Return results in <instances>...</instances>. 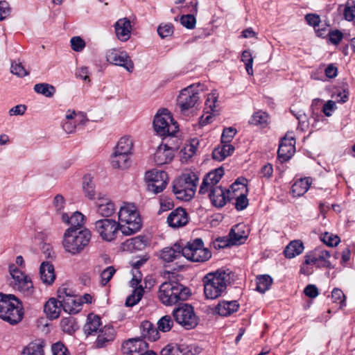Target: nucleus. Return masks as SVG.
<instances>
[{
    "label": "nucleus",
    "mask_w": 355,
    "mask_h": 355,
    "mask_svg": "<svg viewBox=\"0 0 355 355\" xmlns=\"http://www.w3.org/2000/svg\"><path fill=\"white\" fill-rule=\"evenodd\" d=\"M206 299L215 300L226 293L230 275L223 270L209 272L202 279Z\"/></svg>",
    "instance_id": "obj_1"
},
{
    "label": "nucleus",
    "mask_w": 355,
    "mask_h": 355,
    "mask_svg": "<svg viewBox=\"0 0 355 355\" xmlns=\"http://www.w3.org/2000/svg\"><path fill=\"white\" fill-rule=\"evenodd\" d=\"M191 295V289L177 281L162 283L157 293L159 301L165 306H173L179 302L186 301Z\"/></svg>",
    "instance_id": "obj_2"
},
{
    "label": "nucleus",
    "mask_w": 355,
    "mask_h": 355,
    "mask_svg": "<svg viewBox=\"0 0 355 355\" xmlns=\"http://www.w3.org/2000/svg\"><path fill=\"white\" fill-rule=\"evenodd\" d=\"M24 313L21 302L14 295L0 293V318L15 325L22 320Z\"/></svg>",
    "instance_id": "obj_3"
},
{
    "label": "nucleus",
    "mask_w": 355,
    "mask_h": 355,
    "mask_svg": "<svg viewBox=\"0 0 355 355\" xmlns=\"http://www.w3.org/2000/svg\"><path fill=\"white\" fill-rule=\"evenodd\" d=\"M119 222L123 234H133L142 227V221L137 207L133 205H125L119 211Z\"/></svg>",
    "instance_id": "obj_4"
},
{
    "label": "nucleus",
    "mask_w": 355,
    "mask_h": 355,
    "mask_svg": "<svg viewBox=\"0 0 355 355\" xmlns=\"http://www.w3.org/2000/svg\"><path fill=\"white\" fill-rule=\"evenodd\" d=\"M91 237V232L87 228L77 232L72 231V228H68L64 234L62 244L66 251L76 254L88 245Z\"/></svg>",
    "instance_id": "obj_5"
},
{
    "label": "nucleus",
    "mask_w": 355,
    "mask_h": 355,
    "mask_svg": "<svg viewBox=\"0 0 355 355\" xmlns=\"http://www.w3.org/2000/svg\"><path fill=\"white\" fill-rule=\"evenodd\" d=\"M198 181L193 173L183 174L173 181V191L178 199L190 200L194 196Z\"/></svg>",
    "instance_id": "obj_6"
},
{
    "label": "nucleus",
    "mask_w": 355,
    "mask_h": 355,
    "mask_svg": "<svg viewBox=\"0 0 355 355\" xmlns=\"http://www.w3.org/2000/svg\"><path fill=\"white\" fill-rule=\"evenodd\" d=\"M155 131L161 137L174 136L178 131V123L167 109L158 111L153 120Z\"/></svg>",
    "instance_id": "obj_7"
},
{
    "label": "nucleus",
    "mask_w": 355,
    "mask_h": 355,
    "mask_svg": "<svg viewBox=\"0 0 355 355\" xmlns=\"http://www.w3.org/2000/svg\"><path fill=\"white\" fill-rule=\"evenodd\" d=\"M182 256L193 262H205L211 257V252L204 248L201 239H196L182 246Z\"/></svg>",
    "instance_id": "obj_8"
},
{
    "label": "nucleus",
    "mask_w": 355,
    "mask_h": 355,
    "mask_svg": "<svg viewBox=\"0 0 355 355\" xmlns=\"http://www.w3.org/2000/svg\"><path fill=\"white\" fill-rule=\"evenodd\" d=\"M94 230L102 240L111 242L117 237L121 226L116 220L105 218L96 220L94 223Z\"/></svg>",
    "instance_id": "obj_9"
},
{
    "label": "nucleus",
    "mask_w": 355,
    "mask_h": 355,
    "mask_svg": "<svg viewBox=\"0 0 355 355\" xmlns=\"http://www.w3.org/2000/svg\"><path fill=\"white\" fill-rule=\"evenodd\" d=\"M9 272L12 277L10 285L14 289L27 295L32 292L33 284L29 277L17 268L15 264L9 266Z\"/></svg>",
    "instance_id": "obj_10"
},
{
    "label": "nucleus",
    "mask_w": 355,
    "mask_h": 355,
    "mask_svg": "<svg viewBox=\"0 0 355 355\" xmlns=\"http://www.w3.org/2000/svg\"><path fill=\"white\" fill-rule=\"evenodd\" d=\"M175 320L187 329H193L198 324V317L193 307L188 304L175 309L173 311Z\"/></svg>",
    "instance_id": "obj_11"
},
{
    "label": "nucleus",
    "mask_w": 355,
    "mask_h": 355,
    "mask_svg": "<svg viewBox=\"0 0 355 355\" xmlns=\"http://www.w3.org/2000/svg\"><path fill=\"white\" fill-rule=\"evenodd\" d=\"M200 86V84L191 85L181 91L178 98V103L182 112L184 113L198 103L200 100L198 88Z\"/></svg>",
    "instance_id": "obj_12"
},
{
    "label": "nucleus",
    "mask_w": 355,
    "mask_h": 355,
    "mask_svg": "<svg viewBox=\"0 0 355 355\" xmlns=\"http://www.w3.org/2000/svg\"><path fill=\"white\" fill-rule=\"evenodd\" d=\"M145 179L148 191L155 194L162 192L166 188L168 181V174L164 171L157 169L146 172Z\"/></svg>",
    "instance_id": "obj_13"
},
{
    "label": "nucleus",
    "mask_w": 355,
    "mask_h": 355,
    "mask_svg": "<svg viewBox=\"0 0 355 355\" xmlns=\"http://www.w3.org/2000/svg\"><path fill=\"white\" fill-rule=\"evenodd\" d=\"M121 351L123 355H132L137 353L139 355H157V352L148 349V344L142 339L130 338L124 341L121 345Z\"/></svg>",
    "instance_id": "obj_14"
},
{
    "label": "nucleus",
    "mask_w": 355,
    "mask_h": 355,
    "mask_svg": "<svg viewBox=\"0 0 355 355\" xmlns=\"http://www.w3.org/2000/svg\"><path fill=\"white\" fill-rule=\"evenodd\" d=\"M202 352V348L196 343L168 344L162 349L160 355H198Z\"/></svg>",
    "instance_id": "obj_15"
},
{
    "label": "nucleus",
    "mask_w": 355,
    "mask_h": 355,
    "mask_svg": "<svg viewBox=\"0 0 355 355\" xmlns=\"http://www.w3.org/2000/svg\"><path fill=\"white\" fill-rule=\"evenodd\" d=\"M106 59L110 64L123 67L129 72L134 70V63L125 51L110 49L106 53Z\"/></svg>",
    "instance_id": "obj_16"
},
{
    "label": "nucleus",
    "mask_w": 355,
    "mask_h": 355,
    "mask_svg": "<svg viewBox=\"0 0 355 355\" xmlns=\"http://www.w3.org/2000/svg\"><path fill=\"white\" fill-rule=\"evenodd\" d=\"M208 191L211 202L216 208L223 207L227 202L234 198L231 196L230 190H227L223 187H214Z\"/></svg>",
    "instance_id": "obj_17"
},
{
    "label": "nucleus",
    "mask_w": 355,
    "mask_h": 355,
    "mask_svg": "<svg viewBox=\"0 0 355 355\" xmlns=\"http://www.w3.org/2000/svg\"><path fill=\"white\" fill-rule=\"evenodd\" d=\"M223 175L224 171L222 167L218 168L208 173L202 180L199 189V193L205 194L214 187H222L221 185H218V184Z\"/></svg>",
    "instance_id": "obj_18"
},
{
    "label": "nucleus",
    "mask_w": 355,
    "mask_h": 355,
    "mask_svg": "<svg viewBox=\"0 0 355 355\" xmlns=\"http://www.w3.org/2000/svg\"><path fill=\"white\" fill-rule=\"evenodd\" d=\"M177 149L176 146H170L168 144H160L154 154L155 163L157 165H163L171 162Z\"/></svg>",
    "instance_id": "obj_19"
},
{
    "label": "nucleus",
    "mask_w": 355,
    "mask_h": 355,
    "mask_svg": "<svg viewBox=\"0 0 355 355\" xmlns=\"http://www.w3.org/2000/svg\"><path fill=\"white\" fill-rule=\"evenodd\" d=\"M249 235L248 230L243 223L234 225L228 234L230 245H241L245 243Z\"/></svg>",
    "instance_id": "obj_20"
},
{
    "label": "nucleus",
    "mask_w": 355,
    "mask_h": 355,
    "mask_svg": "<svg viewBox=\"0 0 355 355\" xmlns=\"http://www.w3.org/2000/svg\"><path fill=\"white\" fill-rule=\"evenodd\" d=\"M293 138H284L281 140L277 150L278 158L282 162L289 160L293 155L295 148Z\"/></svg>",
    "instance_id": "obj_21"
},
{
    "label": "nucleus",
    "mask_w": 355,
    "mask_h": 355,
    "mask_svg": "<svg viewBox=\"0 0 355 355\" xmlns=\"http://www.w3.org/2000/svg\"><path fill=\"white\" fill-rule=\"evenodd\" d=\"M168 225L173 228H178L186 225L188 223V214L182 207L172 211L167 218Z\"/></svg>",
    "instance_id": "obj_22"
},
{
    "label": "nucleus",
    "mask_w": 355,
    "mask_h": 355,
    "mask_svg": "<svg viewBox=\"0 0 355 355\" xmlns=\"http://www.w3.org/2000/svg\"><path fill=\"white\" fill-rule=\"evenodd\" d=\"M141 282V277L138 278L134 275L130 284L131 287L134 288L132 293L129 295L125 300V306L132 307L137 304L143 297L144 290L141 286H138Z\"/></svg>",
    "instance_id": "obj_23"
},
{
    "label": "nucleus",
    "mask_w": 355,
    "mask_h": 355,
    "mask_svg": "<svg viewBox=\"0 0 355 355\" xmlns=\"http://www.w3.org/2000/svg\"><path fill=\"white\" fill-rule=\"evenodd\" d=\"M181 256H182V245L179 243L165 247L159 251L160 259L167 263L172 262Z\"/></svg>",
    "instance_id": "obj_24"
},
{
    "label": "nucleus",
    "mask_w": 355,
    "mask_h": 355,
    "mask_svg": "<svg viewBox=\"0 0 355 355\" xmlns=\"http://www.w3.org/2000/svg\"><path fill=\"white\" fill-rule=\"evenodd\" d=\"M115 33L117 38L125 42L130 37L132 26L130 21L128 18H122L119 19L114 25Z\"/></svg>",
    "instance_id": "obj_25"
},
{
    "label": "nucleus",
    "mask_w": 355,
    "mask_h": 355,
    "mask_svg": "<svg viewBox=\"0 0 355 355\" xmlns=\"http://www.w3.org/2000/svg\"><path fill=\"white\" fill-rule=\"evenodd\" d=\"M62 309L69 314H76L80 311L82 309V302L79 295H73L62 300L60 302Z\"/></svg>",
    "instance_id": "obj_26"
},
{
    "label": "nucleus",
    "mask_w": 355,
    "mask_h": 355,
    "mask_svg": "<svg viewBox=\"0 0 355 355\" xmlns=\"http://www.w3.org/2000/svg\"><path fill=\"white\" fill-rule=\"evenodd\" d=\"M62 220L64 223L70 225L69 228H72V231L74 232L81 230V227L85 224V216L79 211L74 212L70 217L67 214H63Z\"/></svg>",
    "instance_id": "obj_27"
},
{
    "label": "nucleus",
    "mask_w": 355,
    "mask_h": 355,
    "mask_svg": "<svg viewBox=\"0 0 355 355\" xmlns=\"http://www.w3.org/2000/svg\"><path fill=\"white\" fill-rule=\"evenodd\" d=\"M42 282L46 285H51L55 279L54 266L49 261H43L40 268Z\"/></svg>",
    "instance_id": "obj_28"
},
{
    "label": "nucleus",
    "mask_w": 355,
    "mask_h": 355,
    "mask_svg": "<svg viewBox=\"0 0 355 355\" xmlns=\"http://www.w3.org/2000/svg\"><path fill=\"white\" fill-rule=\"evenodd\" d=\"M115 330L111 326H105L100 330L96 340V345L98 348H102L107 345V343L114 340L115 338Z\"/></svg>",
    "instance_id": "obj_29"
},
{
    "label": "nucleus",
    "mask_w": 355,
    "mask_h": 355,
    "mask_svg": "<svg viewBox=\"0 0 355 355\" xmlns=\"http://www.w3.org/2000/svg\"><path fill=\"white\" fill-rule=\"evenodd\" d=\"M130 155L114 151L111 156L112 166L115 168L125 169L130 165Z\"/></svg>",
    "instance_id": "obj_30"
},
{
    "label": "nucleus",
    "mask_w": 355,
    "mask_h": 355,
    "mask_svg": "<svg viewBox=\"0 0 355 355\" xmlns=\"http://www.w3.org/2000/svg\"><path fill=\"white\" fill-rule=\"evenodd\" d=\"M62 309V306L60 305V302L55 298H50L44 306L46 316L51 320L58 318Z\"/></svg>",
    "instance_id": "obj_31"
},
{
    "label": "nucleus",
    "mask_w": 355,
    "mask_h": 355,
    "mask_svg": "<svg viewBox=\"0 0 355 355\" xmlns=\"http://www.w3.org/2000/svg\"><path fill=\"white\" fill-rule=\"evenodd\" d=\"M142 337L151 341H155L159 338L158 329L150 321H143L140 324Z\"/></svg>",
    "instance_id": "obj_32"
},
{
    "label": "nucleus",
    "mask_w": 355,
    "mask_h": 355,
    "mask_svg": "<svg viewBox=\"0 0 355 355\" xmlns=\"http://www.w3.org/2000/svg\"><path fill=\"white\" fill-rule=\"evenodd\" d=\"M96 204L98 207L97 212L104 217L111 216L116 210L115 205L108 198H98Z\"/></svg>",
    "instance_id": "obj_33"
},
{
    "label": "nucleus",
    "mask_w": 355,
    "mask_h": 355,
    "mask_svg": "<svg viewBox=\"0 0 355 355\" xmlns=\"http://www.w3.org/2000/svg\"><path fill=\"white\" fill-rule=\"evenodd\" d=\"M46 343L42 339H36L26 346L21 355H44Z\"/></svg>",
    "instance_id": "obj_34"
},
{
    "label": "nucleus",
    "mask_w": 355,
    "mask_h": 355,
    "mask_svg": "<svg viewBox=\"0 0 355 355\" xmlns=\"http://www.w3.org/2000/svg\"><path fill=\"white\" fill-rule=\"evenodd\" d=\"M239 304L236 300L220 302L216 307V311L222 316H227L238 311Z\"/></svg>",
    "instance_id": "obj_35"
},
{
    "label": "nucleus",
    "mask_w": 355,
    "mask_h": 355,
    "mask_svg": "<svg viewBox=\"0 0 355 355\" xmlns=\"http://www.w3.org/2000/svg\"><path fill=\"white\" fill-rule=\"evenodd\" d=\"M304 247L302 241L300 240H294L291 241L284 250V256L288 259H292L302 254Z\"/></svg>",
    "instance_id": "obj_36"
},
{
    "label": "nucleus",
    "mask_w": 355,
    "mask_h": 355,
    "mask_svg": "<svg viewBox=\"0 0 355 355\" xmlns=\"http://www.w3.org/2000/svg\"><path fill=\"white\" fill-rule=\"evenodd\" d=\"M234 150V147L232 145L220 143V146L214 149L212 158L218 162L223 161L227 156L231 155Z\"/></svg>",
    "instance_id": "obj_37"
},
{
    "label": "nucleus",
    "mask_w": 355,
    "mask_h": 355,
    "mask_svg": "<svg viewBox=\"0 0 355 355\" xmlns=\"http://www.w3.org/2000/svg\"><path fill=\"white\" fill-rule=\"evenodd\" d=\"M125 245L130 250H142L149 245V241L146 236H137L125 241Z\"/></svg>",
    "instance_id": "obj_38"
},
{
    "label": "nucleus",
    "mask_w": 355,
    "mask_h": 355,
    "mask_svg": "<svg viewBox=\"0 0 355 355\" xmlns=\"http://www.w3.org/2000/svg\"><path fill=\"white\" fill-rule=\"evenodd\" d=\"M311 182L309 178H301L297 180L291 187V193L294 197L304 195L309 189Z\"/></svg>",
    "instance_id": "obj_39"
},
{
    "label": "nucleus",
    "mask_w": 355,
    "mask_h": 355,
    "mask_svg": "<svg viewBox=\"0 0 355 355\" xmlns=\"http://www.w3.org/2000/svg\"><path fill=\"white\" fill-rule=\"evenodd\" d=\"M133 146L134 144L132 139L130 137L125 136L119 139L114 150L118 153H124L131 155L132 154Z\"/></svg>",
    "instance_id": "obj_40"
},
{
    "label": "nucleus",
    "mask_w": 355,
    "mask_h": 355,
    "mask_svg": "<svg viewBox=\"0 0 355 355\" xmlns=\"http://www.w3.org/2000/svg\"><path fill=\"white\" fill-rule=\"evenodd\" d=\"M101 318L98 315H89L87 322L84 326L85 333L92 335L96 333L101 325Z\"/></svg>",
    "instance_id": "obj_41"
},
{
    "label": "nucleus",
    "mask_w": 355,
    "mask_h": 355,
    "mask_svg": "<svg viewBox=\"0 0 355 355\" xmlns=\"http://www.w3.org/2000/svg\"><path fill=\"white\" fill-rule=\"evenodd\" d=\"M339 12H343L344 18L347 21H353L355 18V1L348 0L345 5H340Z\"/></svg>",
    "instance_id": "obj_42"
},
{
    "label": "nucleus",
    "mask_w": 355,
    "mask_h": 355,
    "mask_svg": "<svg viewBox=\"0 0 355 355\" xmlns=\"http://www.w3.org/2000/svg\"><path fill=\"white\" fill-rule=\"evenodd\" d=\"M256 282V290L261 293H264L266 291L270 289L272 284V279L268 275H261L257 277Z\"/></svg>",
    "instance_id": "obj_43"
},
{
    "label": "nucleus",
    "mask_w": 355,
    "mask_h": 355,
    "mask_svg": "<svg viewBox=\"0 0 355 355\" xmlns=\"http://www.w3.org/2000/svg\"><path fill=\"white\" fill-rule=\"evenodd\" d=\"M268 114L261 110L255 112L252 116L249 123L254 125H260L261 128L266 127L268 123Z\"/></svg>",
    "instance_id": "obj_44"
},
{
    "label": "nucleus",
    "mask_w": 355,
    "mask_h": 355,
    "mask_svg": "<svg viewBox=\"0 0 355 355\" xmlns=\"http://www.w3.org/2000/svg\"><path fill=\"white\" fill-rule=\"evenodd\" d=\"M34 91L37 94L51 98L54 95L55 88L54 86L48 83H37L34 86Z\"/></svg>",
    "instance_id": "obj_45"
},
{
    "label": "nucleus",
    "mask_w": 355,
    "mask_h": 355,
    "mask_svg": "<svg viewBox=\"0 0 355 355\" xmlns=\"http://www.w3.org/2000/svg\"><path fill=\"white\" fill-rule=\"evenodd\" d=\"M94 184L90 175H85L83 179V188L85 196L92 199L95 195Z\"/></svg>",
    "instance_id": "obj_46"
},
{
    "label": "nucleus",
    "mask_w": 355,
    "mask_h": 355,
    "mask_svg": "<svg viewBox=\"0 0 355 355\" xmlns=\"http://www.w3.org/2000/svg\"><path fill=\"white\" fill-rule=\"evenodd\" d=\"M63 331L72 334L78 328V326L73 317H68L62 319L60 322Z\"/></svg>",
    "instance_id": "obj_47"
},
{
    "label": "nucleus",
    "mask_w": 355,
    "mask_h": 355,
    "mask_svg": "<svg viewBox=\"0 0 355 355\" xmlns=\"http://www.w3.org/2000/svg\"><path fill=\"white\" fill-rule=\"evenodd\" d=\"M315 251L320 263V266L323 268H330L331 263L328 260V259L330 257V252L326 250H323L321 248H315Z\"/></svg>",
    "instance_id": "obj_48"
},
{
    "label": "nucleus",
    "mask_w": 355,
    "mask_h": 355,
    "mask_svg": "<svg viewBox=\"0 0 355 355\" xmlns=\"http://www.w3.org/2000/svg\"><path fill=\"white\" fill-rule=\"evenodd\" d=\"M241 61L245 63V69L248 75H253V58L249 50H245L241 54Z\"/></svg>",
    "instance_id": "obj_49"
},
{
    "label": "nucleus",
    "mask_w": 355,
    "mask_h": 355,
    "mask_svg": "<svg viewBox=\"0 0 355 355\" xmlns=\"http://www.w3.org/2000/svg\"><path fill=\"white\" fill-rule=\"evenodd\" d=\"M173 322L170 315H164L157 322V329L163 332H167L171 330Z\"/></svg>",
    "instance_id": "obj_50"
},
{
    "label": "nucleus",
    "mask_w": 355,
    "mask_h": 355,
    "mask_svg": "<svg viewBox=\"0 0 355 355\" xmlns=\"http://www.w3.org/2000/svg\"><path fill=\"white\" fill-rule=\"evenodd\" d=\"M236 199L235 208L238 211L245 209L248 205V199L247 198V193L241 192L239 194H235Z\"/></svg>",
    "instance_id": "obj_51"
},
{
    "label": "nucleus",
    "mask_w": 355,
    "mask_h": 355,
    "mask_svg": "<svg viewBox=\"0 0 355 355\" xmlns=\"http://www.w3.org/2000/svg\"><path fill=\"white\" fill-rule=\"evenodd\" d=\"M116 273V269L113 266H108L105 268L101 273V284L103 286L107 285V284L112 279L114 274Z\"/></svg>",
    "instance_id": "obj_52"
},
{
    "label": "nucleus",
    "mask_w": 355,
    "mask_h": 355,
    "mask_svg": "<svg viewBox=\"0 0 355 355\" xmlns=\"http://www.w3.org/2000/svg\"><path fill=\"white\" fill-rule=\"evenodd\" d=\"M199 145V141L198 139H192L189 144H186L182 151L185 156L188 158L191 157L196 152L198 146Z\"/></svg>",
    "instance_id": "obj_53"
},
{
    "label": "nucleus",
    "mask_w": 355,
    "mask_h": 355,
    "mask_svg": "<svg viewBox=\"0 0 355 355\" xmlns=\"http://www.w3.org/2000/svg\"><path fill=\"white\" fill-rule=\"evenodd\" d=\"M236 133V130L235 128L232 127L225 128L221 135L220 143L230 144Z\"/></svg>",
    "instance_id": "obj_54"
},
{
    "label": "nucleus",
    "mask_w": 355,
    "mask_h": 355,
    "mask_svg": "<svg viewBox=\"0 0 355 355\" xmlns=\"http://www.w3.org/2000/svg\"><path fill=\"white\" fill-rule=\"evenodd\" d=\"M322 241L329 247L336 246L340 241L337 235L325 232L322 236Z\"/></svg>",
    "instance_id": "obj_55"
},
{
    "label": "nucleus",
    "mask_w": 355,
    "mask_h": 355,
    "mask_svg": "<svg viewBox=\"0 0 355 355\" xmlns=\"http://www.w3.org/2000/svg\"><path fill=\"white\" fill-rule=\"evenodd\" d=\"M180 23L187 28L193 29L196 26V19L193 15H184L180 17Z\"/></svg>",
    "instance_id": "obj_56"
},
{
    "label": "nucleus",
    "mask_w": 355,
    "mask_h": 355,
    "mask_svg": "<svg viewBox=\"0 0 355 355\" xmlns=\"http://www.w3.org/2000/svg\"><path fill=\"white\" fill-rule=\"evenodd\" d=\"M157 33L162 38L168 37L173 33V26L171 23L160 24L157 28Z\"/></svg>",
    "instance_id": "obj_57"
},
{
    "label": "nucleus",
    "mask_w": 355,
    "mask_h": 355,
    "mask_svg": "<svg viewBox=\"0 0 355 355\" xmlns=\"http://www.w3.org/2000/svg\"><path fill=\"white\" fill-rule=\"evenodd\" d=\"M51 352L53 355H67L69 353L67 347L60 341L51 345Z\"/></svg>",
    "instance_id": "obj_58"
},
{
    "label": "nucleus",
    "mask_w": 355,
    "mask_h": 355,
    "mask_svg": "<svg viewBox=\"0 0 355 355\" xmlns=\"http://www.w3.org/2000/svg\"><path fill=\"white\" fill-rule=\"evenodd\" d=\"M304 263L306 265H314L316 266L317 267H320V263L317 257V254L315 250L311 251L307 254H306V256L304 257Z\"/></svg>",
    "instance_id": "obj_59"
},
{
    "label": "nucleus",
    "mask_w": 355,
    "mask_h": 355,
    "mask_svg": "<svg viewBox=\"0 0 355 355\" xmlns=\"http://www.w3.org/2000/svg\"><path fill=\"white\" fill-rule=\"evenodd\" d=\"M71 49L77 52L81 51L85 46V41L80 37L76 36L71 39Z\"/></svg>",
    "instance_id": "obj_60"
},
{
    "label": "nucleus",
    "mask_w": 355,
    "mask_h": 355,
    "mask_svg": "<svg viewBox=\"0 0 355 355\" xmlns=\"http://www.w3.org/2000/svg\"><path fill=\"white\" fill-rule=\"evenodd\" d=\"M331 298L334 302L339 303L340 307L345 305V295L339 288H334L331 292Z\"/></svg>",
    "instance_id": "obj_61"
},
{
    "label": "nucleus",
    "mask_w": 355,
    "mask_h": 355,
    "mask_svg": "<svg viewBox=\"0 0 355 355\" xmlns=\"http://www.w3.org/2000/svg\"><path fill=\"white\" fill-rule=\"evenodd\" d=\"M11 72L19 77H24L28 74L21 63H12L11 65Z\"/></svg>",
    "instance_id": "obj_62"
},
{
    "label": "nucleus",
    "mask_w": 355,
    "mask_h": 355,
    "mask_svg": "<svg viewBox=\"0 0 355 355\" xmlns=\"http://www.w3.org/2000/svg\"><path fill=\"white\" fill-rule=\"evenodd\" d=\"M336 109V103L333 101H328L325 103L322 109V112L326 116L332 115V112Z\"/></svg>",
    "instance_id": "obj_63"
},
{
    "label": "nucleus",
    "mask_w": 355,
    "mask_h": 355,
    "mask_svg": "<svg viewBox=\"0 0 355 355\" xmlns=\"http://www.w3.org/2000/svg\"><path fill=\"white\" fill-rule=\"evenodd\" d=\"M305 19L307 24L313 26L315 29L320 23V18L316 14H307L305 15Z\"/></svg>",
    "instance_id": "obj_64"
}]
</instances>
